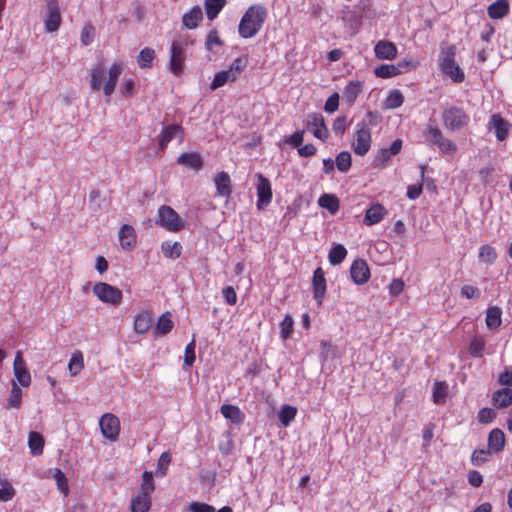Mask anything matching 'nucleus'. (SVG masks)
Returning a JSON list of instances; mask_svg holds the SVG:
<instances>
[{"mask_svg":"<svg viewBox=\"0 0 512 512\" xmlns=\"http://www.w3.org/2000/svg\"><path fill=\"white\" fill-rule=\"evenodd\" d=\"M444 126L452 131H458L467 126L469 116L459 107H449L442 113Z\"/></svg>","mask_w":512,"mask_h":512,"instance_id":"obj_5","label":"nucleus"},{"mask_svg":"<svg viewBox=\"0 0 512 512\" xmlns=\"http://www.w3.org/2000/svg\"><path fill=\"white\" fill-rule=\"evenodd\" d=\"M221 414L226 418L231 420L235 424H241L244 421V414L241 410L234 405L224 404L220 408Z\"/></svg>","mask_w":512,"mask_h":512,"instance_id":"obj_27","label":"nucleus"},{"mask_svg":"<svg viewBox=\"0 0 512 512\" xmlns=\"http://www.w3.org/2000/svg\"><path fill=\"white\" fill-rule=\"evenodd\" d=\"M54 480L56 482L57 488L59 491L66 497L69 494V485L68 480L64 472L61 469L56 468L53 474Z\"/></svg>","mask_w":512,"mask_h":512,"instance_id":"obj_44","label":"nucleus"},{"mask_svg":"<svg viewBox=\"0 0 512 512\" xmlns=\"http://www.w3.org/2000/svg\"><path fill=\"white\" fill-rule=\"evenodd\" d=\"M48 13L44 18L45 30L48 33H52L58 30L61 24L60 8L55 0H50L47 3Z\"/></svg>","mask_w":512,"mask_h":512,"instance_id":"obj_10","label":"nucleus"},{"mask_svg":"<svg viewBox=\"0 0 512 512\" xmlns=\"http://www.w3.org/2000/svg\"><path fill=\"white\" fill-rule=\"evenodd\" d=\"M432 397L435 404H445L448 398V386H434Z\"/></svg>","mask_w":512,"mask_h":512,"instance_id":"obj_56","label":"nucleus"},{"mask_svg":"<svg viewBox=\"0 0 512 512\" xmlns=\"http://www.w3.org/2000/svg\"><path fill=\"white\" fill-rule=\"evenodd\" d=\"M28 446L33 455H41L44 447L43 436L38 432H30L28 437Z\"/></svg>","mask_w":512,"mask_h":512,"instance_id":"obj_36","label":"nucleus"},{"mask_svg":"<svg viewBox=\"0 0 512 512\" xmlns=\"http://www.w3.org/2000/svg\"><path fill=\"white\" fill-rule=\"evenodd\" d=\"M258 184H257V208L262 209L267 206L272 199V189L270 181L264 177L262 174L257 175Z\"/></svg>","mask_w":512,"mask_h":512,"instance_id":"obj_11","label":"nucleus"},{"mask_svg":"<svg viewBox=\"0 0 512 512\" xmlns=\"http://www.w3.org/2000/svg\"><path fill=\"white\" fill-rule=\"evenodd\" d=\"M214 182L217 195L229 199L232 193L231 179L228 173L222 171L215 175Z\"/></svg>","mask_w":512,"mask_h":512,"instance_id":"obj_16","label":"nucleus"},{"mask_svg":"<svg viewBox=\"0 0 512 512\" xmlns=\"http://www.w3.org/2000/svg\"><path fill=\"white\" fill-rule=\"evenodd\" d=\"M0 483L2 485V488L0 489V501L8 502L12 500L15 496V489L12 484L7 480H1Z\"/></svg>","mask_w":512,"mask_h":512,"instance_id":"obj_53","label":"nucleus"},{"mask_svg":"<svg viewBox=\"0 0 512 512\" xmlns=\"http://www.w3.org/2000/svg\"><path fill=\"white\" fill-rule=\"evenodd\" d=\"M120 245L123 249L129 250L136 243L135 230L132 226L124 224L118 233Z\"/></svg>","mask_w":512,"mask_h":512,"instance_id":"obj_22","label":"nucleus"},{"mask_svg":"<svg viewBox=\"0 0 512 512\" xmlns=\"http://www.w3.org/2000/svg\"><path fill=\"white\" fill-rule=\"evenodd\" d=\"M173 328V321L169 312L163 313L156 324L155 333L157 335H166Z\"/></svg>","mask_w":512,"mask_h":512,"instance_id":"obj_41","label":"nucleus"},{"mask_svg":"<svg viewBox=\"0 0 512 512\" xmlns=\"http://www.w3.org/2000/svg\"><path fill=\"white\" fill-rule=\"evenodd\" d=\"M266 16L267 10L263 5L250 6L240 20L238 26L239 35L245 39L254 37L262 28Z\"/></svg>","mask_w":512,"mask_h":512,"instance_id":"obj_1","label":"nucleus"},{"mask_svg":"<svg viewBox=\"0 0 512 512\" xmlns=\"http://www.w3.org/2000/svg\"><path fill=\"white\" fill-rule=\"evenodd\" d=\"M441 70L448 75L455 83H461L464 80V73L455 62L453 54H447L441 62Z\"/></svg>","mask_w":512,"mask_h":512,"instance_id":"obj_12","label":"nucleus"},{"mask_svg":"<svg viewBox=\"0 0 512 512\" xmlns=\"http://www.w3.org/2000/svg\"><path fill=\"white\" fill-rule=\"evenodd\" d=\"M484 346V340L480 337H475L470 343L469 352L474 357H482Z\"/></svg>","mask_w":512,"mask_h":512,"instance_id":"obj_59","label":"nucleus"},{"mask_svg":"<svg viewBox=\"0 0 512 512\" xmlns=\"http://www.w3.org/2000/svg\"><path fill=\"white\" fill-rule=\"evenodd\" d=\"M319 206L327 209L331 214L339 210V199L332 194H323L318 200Z\"/></svg>","mask_w":512,"mask_h":512,"instance_id":"obj_40","label":"nucleus"},{"mask_svg":"<svg viewBox=\"0 0 512 512\" xmlns=\"http://www.w3.org/2000/svg\"><path fill=\"white\" fill-rule=\"evenodd\" d=\"M152 322L153 319L148 312L139 313L134 319L135 332L138 334L146 333L150 329Z\"/></svg>","mask_w":512,"mask_h":512,"instance_id":"obj_30","label":"nucleus"},{"mask_svg":"<svg viewBox=\"0 0 512 512\" xmlns=\"http://www.w3.org/2000/svg\"><path fill=\"white\" fill-rule=\"evenodd\" d=\"M402 73V64H382L375 69V75L380 78H390Z\"/></svg>","mask_w":512,"mask_h":512,"instance_id":"obj_35","label":"nucleus"},{"mask_svg":"<svg viewBox=\"0 0 512 512\" xmlns=\"http://www.w3.org/2000/svg\"><path fill=\"white\" fill-rule=\"evenodd\" d=\"M191 512H215V508L202 502H192L189 506Z\"/></svg>","mask_w":512,"mask_h":512,"instance_id":"obj_64","label":"nucleus"},{"mask_svg":"<svg viewBox=\"0 0 512 512\" xmlns=\"http://www.w3.org/2000/svg\"><path fill=\"white\" fill-rule=\"evenodd\" d=\"M22 403V391L20 386H12V390L8 399L7 408L18 409Z\"/></svg>","mask_w":512,"mask_h":512,"instance_id":"obj_54","label":"nucleus"},{"mask_svg":"<svg viewBox=\"0 0 512 512\" xmlns=\"http://www.w3.org/2000/svg\"><path fill=\"white\" fill-rule=\"evenodd\" d=\"M509 10L508 0H496L488 6L487 13L491 19H502L508 15Z\"/></svg>","mask_w":512,"mask_h":512,"instance_id":"obj_23","label":"nucleus"},{"mask_svg":"<svg viewBox=\"0 0 512 512\" xmlns=\"http://www.w3.org/2000/svg\"><path fill=\"white\" fill-rule=\"evenodd\" d=\"M350 275L354 283L361 285L370 278L368 264L363 259L355 260L350 267Z\"/></svg>","mask_w":512,"mask_h":512,"instance_id":"obj_14","label":"nucleus"},{"mask_svg":"<svg viewBox=\"0 0 512 512\" xmlns=\"http://www.w3.org/2000/svg\"><path fill=\"white\" fill-rule=\"evenodd\" d=\"M371 142V131L368 124L364 121L358 123L354 140L351 144L354 153L359 156L366 155L371 147Z\"/></svg>","mask_w":512,"mask_h":512,"instance_id":"obj_4","label":"nucleus"},{"mask_svg":"<svg viewBox=\"0 0 512 512\" xmlns=\"http://www.w3.org/2000/svg\"><path fill=\"white\" fill-rule=\"evenodd\" d=\"M93 292L99 300L112 305H118L122 300V291L105 282L96 283Z\"/></svg>","mask_w":512,"mask_h":512,"instance_id":"obj_6","label":"nucleus"},{"mask_svg":"<svg viewBox=\"0 0 512 512\" xmlns=\"http://www.w3.org/2000/svg\"><path fill=\"white\" fill-rule=\"evenodd\" d=\"M378 59L393 60L397 55V48L393 42L387 40L379 41L374 47Z\"/></svg>","mask_w":512,"mask_h":512,"instance_id":"obj_19","label":"nucleus"},{"mask_svg":"<svg viewBox=\"0 0 512 512\" xmlns=\"http://www.w3.org/2000/svg\"><path fill=\"white\" fill-rule=\"evenodd\" d=\"M403 102V94L399 90H392L385 100V107L388 109H396L400 107Z\"/></svg>","mask_w":512,"mask_h":512,"instance_id":"obj_46","label":"nucleus"},{"mask_svg":"<svg viewBox=\"0 0 512 512\" xmlns=\"http://www.w3.org/2000/svg\"><path fill=\"white\" fill-rule=\"evenodd\" d=\"M95 28L91 24H87L81 31V43L85 46L89 45L94 38Z\"/></svg>","mask_w":512,"mask_h":512,"instance_id":"obj_61","label":"nucleus"},{"mask_svg":"<svg viewBox=\"0 0 512 512\" xmlns=\"http://www.w3.org/2000/svg\"><path fill=\"white\" fill-rule=\"evenodd\" d=\"M495 416L496 414L494 410L490 408H483L478 413V421L482 424H488L494 420Z\"/></svg>","mask_w":512,"mask_h":512,"instance_id":"obj_63","label":"nucleus"},{"mask_svg":"<svg viewBox=\"0 0 512 512\" xmlns=\"http://www.w3.org/2000/svg\"><path fill=\"white\" fill-rule=\"evenodd\" d=\"M102 435L110 441H116L120 434V421L112 413H105L99 420Z\"/></svg>","mask_w":512,"mask_h":512,"instance_id":"obj_7","label":"nucleus"},{"mask_svg":"<svg viewBox=\"0 0 512 512\" xmlns=\"http://www.w3.org/2000/svg\"><path fill=\"white\" fill-rule=\"evenodd\" d=\"M335 164L340 172H348L352 165L351 154L348 151L340 152L335 159Z\"/></svg>","mask_w":512,"mask_h":512,"instance_id":"obj_43","label":"nucleus"},{"mask_svg":"<svg viewBox=\"0 0 512 512\" xmlns=\"http://www.w3.org/2000/svg\"><path fill=\"white\" fill-rule=\"evenodd\" d=\"M321 357L323 361H329L335 359L337 357V347L332 345L329 342L322 341L321 342Z\"/></svg>","mask_w":512,"mask_h":512,"instance_id":"obj_55","label":"nucleus"},{"mask_svg":"<svg viewBox=\"0 0 512 512\" xmlns=\"http://www.w3.org/2000/svg\"><path fill=\"white\" fill-rule=\"evenodd\" d=\"M347 128V117L346 116H339L337 117L332 125V129L335 134L342 135L346 131Z\"/></svg>","mask_w":512,"mask_h":512,"instance_id":"obj_62","label":"nucleus"},{"mask_svg":"<svg viewBox=\"0 0 512 512\" xmlns=\"http://www.w3.org/2000/svg\"><path fill=\"white\" fill-rule=\"evenodd\" d=\"M312 283L314 298L317 304L321 305L326 292V280L324 277V272L321 268H317L314 271Z\"/></svg>","mask_w":512,"mask_h":512,"instance_id":"obj_18","label":"nucleus"},{"mask_svg":"<svg viewBox=\"0 0 512 512\" xmlns=\"http://www.w3.org/2000/svg\"><path fill=\"white\" fill-rule=\"evenodd\" d=\"M83 368V355L81 352H75L72 354L68 364V369L71 375L78 374Z\"/></svg>","mask_w":512,"mask_h":512,"instance_id":"obj_50","label":"nucleus"},{"mask_svg":"<svg viewBox=\"0 0 512 512\" xmlns=\"http://www.w3.org/2000/svg\"><path fill=\"white\" fill-rule=\"evenodd\" d=\"M347 250L342 244H335L329 251L328 259L331 265L336 266L343 262Z\"/></svg>","mask_w":512,"mask_h":512,"instance_id":"obj_39","label":"nucleus"},{"mask_svg":"<svg viewBox=\"0 0 512 512\" xmlns=\"http://www.w3.org/2000/svg\"><path fill=\"white\" fill-rule=\"evenodd\" d=\"M185 60V47L179 41H173L170 50V61H169V69L170 71L179 76L183 70V63Z\"/></svg>","mask_w":512,"mask_h":512,"instance_id":"obj_8","label":"nucleus"},{"mask_svg":"<svg viewBox=\"0 0 512 512\" xmlns=\"http://www.w3.org/2000/svg\"><path fill=\"white\" fill-rule=\"evenodd\" d=\"M491 453H492V451H490L489 449L488 450H485V449L474 450L471 455L472 464L474 466H480V465L486 463L489 460Z\"/></svg>","mask_w":512,"mask_h":512,"instance_id":"obj_49","label":"nucleus"},{"mask_svg":"<svg viewBox=\"0 0 512 512\" xmlns=\"http://www.w3.org/2000/svg\"><path fill=\"white\" fill-rule=\"evenodd\" d=\"M213 45H219V46L223 45V41L220 39L216 28H213L212 30H210V32L208 33V36L206 38V41H205V46H206L207 50L212 51Z\"/></svg>","mask_w":512,"mask_h":512,"instance_id":"obj_60","label":"nucleus"},{"mask_svg":"<svg viewBox=\"0 0 512 512\" xmlns=\"http://www.w3.org/2000/svg\"><path fill=\"white\" fill-rule=\"evenodd\" d=\"M446 139L447 138L444 137L442 131L437 126L431 123L428 124L426 128V140L429 143L439 147Z\"/></svg>","mask_w":512,"mask_h":512,"instance_id":"obj_38","label":"nucleus"},{"mask_svg":"<svg viewBox=\"0 0 512 512\" xmlns=\"http://www.w3.org/2000/svg\"><path fill=\"white\" fill-rule=\"evenodd\" d=\"M104 71L102 67H95L91 70L90 76V86L91 89L94 91H99L102 86V78H103Z\"/></svg>","mask_w":512,"mask_h":512,"instance_id":"obj_51","label":"nucleus"},{"mask_svg":"<svg viewBox=\"0 0 512 512\" xmlns=\"http://www.w3.org/2000/svg\"><path fill=\"white\" fill-rule=\"evenodd\" d=\"M490 127L495 130L496 137L499 141H503L508 136V122L501 115L493 114L489 123Z\"/></svg>","mask_w":512,"mask_h":512,"instance_id":"obj_24","label":"nucleus"},{"mask_svg":"<svg viewBox=\"0 0 512 512\" xmlns=\"http://www.w3.org/2000/svg\"><path fill=\"white\" fill-rule=\"evenodd\" d=\"M183 132L180 125L172 124L163 129L159 135V148L165 150L168 143L175 138L182 140Z\"/></svg>","mask_w":512,"mask_h":512,"instance_id":"obj_15","label":"nucleus"},{"mask_svg":"<svg viewBox=\"0 0 512 512\" xmlns=\"http://www.w3.org/2000/svg\"><path fill=\"white\" fill-rule=\"evenodd\" d=\"M446 139L447 138L444 137L442 131L437 126L431 123L428 124L426 128V140L429 143L439 147Z\"/></svg>","mask_w":512,"mask_h":512,"instance_id":"obj_37","label":"nucleus"},{"mask_svg":"<svg viewBox=\"0 0 512 512\" xmlns=\"http://www.w3.org/2000/svg\"><path fill=\"white\" fill-rule=\"evenodd\" d=\"M402 148V140L396 139L388 148L380 149L373 160L374 167L384 166L393 156L397 155Z\"/></svg>","mask_w":512,"mask_h":512,"instance_id":"obj_13","label":"nucleus"},{"mask_svg":"<svg viewBox=\"0 0 512 512\" xmlns=\"http://www.w3.org/2000/svg\"><path fill=\"white\" fill-rule=\"evenodd\" d=\"M297 407L284 404L278 411V419L282 426L288 427L297 415Z\"/></svg>","mask_w":512,"mask_h":512,"instance_id":"obj_28","label":"nucleus"},{"mask_svg":"<svg viewBox=\"0 0 512 512\" xmlns=\"http://www.w3.org/2000/svg\"><path fill=\"white\" fill-rule=\"evenodd\" d=\"M361 92H362V82L350 81L346 85V87L343 91V96H344L345 101L348 104H353Z\"/></svg>","mask_w":512,"mask_h":512,"instance_id":"obj_32","label":"nucleus"},{"mask_svg":"<svg viewBox=\"0 0 512 512\" xmlns=\"http://www.w3.org/2000/svg\"><path fill=\"white\" fill-rule=\"evenodd\" d=\"M493 403L498 408H506L512 404V389L506 386L493 394Z\"/></svg>","mask_w":512,"mask_h":512,"instance_id":"obj_26","label":"nucleus"},{"mask_svg":"<svg viewBox=\"0 0 512 512\" xmlns=\"http://www.w3.org/2000/svg\"><path fill=\"white\" fill-rule=\"evenodd\" d=\"M487 444L489 450L494 453L503 451L506 445L504 432L499 428L492 429L488 435Z\"/></svg>","mask_w":512,"mask_h":512,"instance_id":"obj_20","label":"nucleus"},{"mask_svg":"<svg viewBox=\"0 0 512 512\" xmlns=\"http://www.w3.org/2000/svg\"><path fill=\"white\" fill-rule=\"evenodd\" d=\"M234 79H232V77L230 76V74L228 73L227 70H223V71H220L218 72L212 83H211V90H216L220 87H222L223 85H225L227 82H233Z\"/></svg>","mask_w":512,"mask_h":512,"instance_id":"obj_52","label":"nucleus"},{"mask_svg":"<svg viewBox=\"0 0 512 512\" xmlns=\"http://www.w3.org/2000/svg\"><path fill=\"white\" fill-rule=\"evenodd\" d=\"M161 248L166 258L176 259L182 252V246L179 242L165 241L162 243Z\"/></svg>","mask_w":512,"mask_h":512,"instance_id":"obj_42","label":"nucleus"},{"mask_svg":"<svg viewBox=\"0 0 512 512\" xmlns=\"http://www.w3.org/2000/svg\"><path fill=\"white\" fill-rule=\"evenodd\" d=\"M293 325H294L293 318L290 315H286L285 318L280 323V327H281L280 335H281L282 339L286 340L290 337V335L293 331Z\"/></svg>","mask_w":512,"mask_h":512,"instance_id":"obj_58","label":"nucleus"},{"mask_svg":"<svg viewBox=\"0 0 512 512\" xmlns=\"http://www.w3.org/2000/svg\"><path fill=\"white\" fill-rule=\"evenodd\" d=\"M202 20V10L199 6L193 7L189 12L183 15V25L188 29H194Z\"/></svg>","mask_w":512,"mask_h":512,"instance_id":"obj_29","label":"nucleus"},{"mask_svg":"<svg viewBox=\"0 0 512 512\" xmlns=\"http://www.w3.org/2000/svg\"><path fill=\"white\" fill-rule=\"evenodd\" d=\"M121 70H122L121 65L116 64V63L113 64L111 66V68L109 69V73H108L109 77L105 81V84L103 86L104 94L107 97H110L112 95V93L114 92L118 77L121 74Z\"/></svg>","mask_w":512,"mask_h":512,"instance_id":"obj_25","label":"nucleus"},{"mask_svg":"<svg viewBox=\"0 0 512 512\" xmlns=\"http://www.w3.org/2000/svg\"><path fill=\"white\" fill-rule=\"evenodd\" d=\"M497 257L496 251L489 245H483L480 248L479 259L486 263H493Z\"/></svg>","mask_w":512,"mask_h":512,"instance_id":"obj_57","label":"nucleus"},{"mask_svg":"<svg viewBox=\"0 0 512 512\" xmlns=\"http://www.w3.org/2000/svg\"><path fill=\"white\" fill-rule=\"evenodd\" d=\"M502 311L497 306L489 307L486 311V325L488 329L495 330L497 329L502 322L501 319Z\"/></svg>","mask_w":512,"mask_h":512,"instance_id":"obj_31","label":"nucleus"},{"mask_svg":"<svg viewBox=\"0 0 512 512\" xmlns=\"http://www.w3.org/2000/svg\"><path fill=\"white\" fill-rule=\"evenodd\" d=\"M307 127L311 129L313 135L324 141L328 137V129L324 117L320 113H312L307 116Z\"/></svg>","mask_w":512,"mask_h":512,"instance_id":"obj_9","label":"nucleus"},{"mask_svg":"<svg viewBox=\"0 0 512 512\" xmlns=\"http://www.w3.org/2000/svg\"><path fill=\"white\" fill-rule=\"evenodd\" d=\"M247 65V60L242 57L236 58L227 69L228 73L234 81L240 76Z\"/></svg>","mask_w":512,"mask_h":512,"instance_id":"obj_47","label":"nucleus"},{"mask_svg":"<svg viewBox=\"0 0 512 512\" xmlns=\"http://www.w3.org/2000/svg\"><path fill=\"white\" fill-rule=\"evenodd\" d=\"M154 491L155 483L153 480V473L151 471H144L142 474L140 489L130 501L131 512H148L151 508V495Z\"/></svg>","mask_w":512,"mask_h":512,"instance_id":"obj_2","label":"nucleus"},{"mask_svg":"<svg viewBox=\"0 0 512 512\" xmlns=\"http://www.w3.org/2000/svg\"><path fill=\"white\" fill-rule=\"evenodd\" d=\"M177 162L179 164L185 165L186 167L198 170L202 166V158L197 153H182Z\"/></svg>","mask_w":512,"mask_h":512,"instance_id":"obj_33","label":"nucleus"},{"mask_svg":"<svg viewBox=\"0 0 512 512\" xmlns=\"http://www.w3.org/2000/svg\"><path fill=\"white\" fill-rule=\"evenodd\" d=\"M225 4L226 0H204V9L207 18L209 20H214Z\"/></svg>","mask_w":512,"mask_h":512,"instance_id":"obj_34","label":"nucleus"},{"mask_svg":"<svg viewBox=\"0 0 512 512\" xmlns=\"http://www.w3.org/2000/svg\"><path fill=\"white\" fill-rule=\"evenodd\" d=\"M13 370L14 375L18 380L19 384H30L31 376L28 369L25 366V362L20 351H18L15 355Z\"/></svg>","mask_w":512,"mask_h":512,"instance_id":"obj_17","label":"nucleus"},{"mask_svg":"<svg viewBox=\"0 0 512 512\" xmlns=\"http://www.w3.org/2000/svg\"><path fill=\"white\" fill-rule=\"evenodd\" d=\"M156 224L171 232L185 228L186 221L170 206L162 205L158 209Z\"/></svg>","mask_w":512,"mask_h":512,"instance_id":"obj_3","label":"nucleus"},{"mask_svg":"<svg viewBox=\"0 0 512 512\" xmlns=\"http://www.w3.org/2000/svg\"><path fill=\"white\" fill-rule=\"evenodd\" d=\"M386 213L387 211L383 205L379 203L374 204L367 209L363 222L368 226L377 224L383 219Z\"/></svg>","mask_w":512,"mask_h":512,"instance_id":"obj_21","label":"nucleus"},{"mask_svg":"<svg viewBox=\"0 0 512 512\" xmlns=\"http://www.w3.org/2000/svg\"><path fill=\"white\" fill-rule=\"evenodd\" d=\"M170 462L171 454L168 451L163 452L157 461L156 475L160 477L165 476L167 474Z\"/></svg>","mask_w":512,"mask_h":512,"instance_id":"obj_48","label":"nucleus"},{"mask_svg":"<svg viewBox=\"0 0 512 512\" xmlns=\"http://www.w3.org/2000/svg\"><path fill=\"white\" fill-rule=\"evenodd\" d=\"M155 58V51L152 48H143L137 57V63L141 68L150 67Z\"/></svg>","mask_w":512,"mask_h":512,"instance_id":"obj_45","label":"nucleus"}]
</instances>
